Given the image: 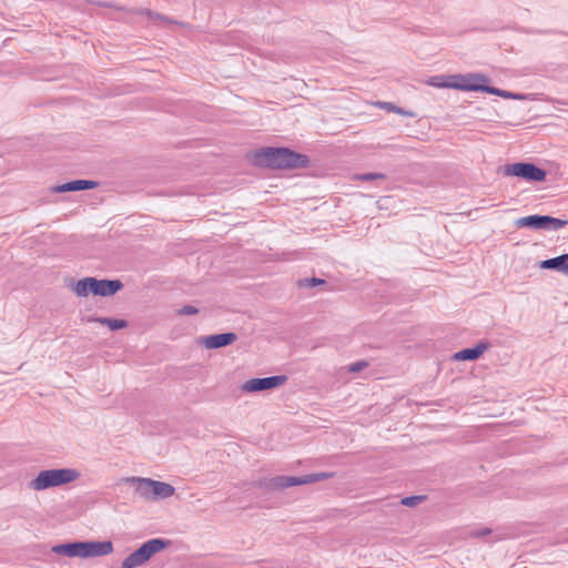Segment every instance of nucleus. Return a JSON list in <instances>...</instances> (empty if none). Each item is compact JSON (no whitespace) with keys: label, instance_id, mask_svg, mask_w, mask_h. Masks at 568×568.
Returning a JSON list of instances; mask_svg holds the SVG:
<instances>
[{"label":"nucleus","instance_id":"nucleus-12","mask_svg":"<svg viewBox=\"0 0 568 568\" xmlns=\"http://www.w3.org/2000/svg\"><path fill=\"white\" fill-rule=\"evenodd\" d=\"M98 186V183L90 180H74L64 184L55 185L51 189L54 193L77 192L84 190H92Z\"/></svg>","mask_w":568,"mask_h":568},{"label":"nucleus","instance_id":"nucleus-8","mask_svg":"<svg viewBox=\"0 0 568 568\" xmlns=\"http://www.w3.org/2000/svg\"><path fill=\"white\" fill-rule=\"evenodd\" d=\"M287 382L286 375H276L263 378H252L242 385V390L246 393H258L271 390L283 386Z\"/></svg>","mask_w":568,"mask_h":568},{"label":"nucleus","instance_id":"nucleus-26","mask_svg":"<svg viewBox=\"0 0 568 568\" xmlns=\"http://www.w3.org/2000/svg\"><path fill=\"white\" fill-rule=\"evenodd\" d=\"M367 366H368V363L366 361H358L348 366V372L358 373V372L365 369Z\"/></svg>","mask_w":568,"mask_h":568},{"label":"nucleus","instance_id":"nucleus-24","mask_svg":"<svg viewBox=\"0 0 568 568\" xmlns=\"http://www.w3.org/2000/svg\"><path fill=\"white\" fill-rule=\"evenodd\" d=\"M425 498H426L425 496L404 497L402 499V505L407 506V507H415L418 504H420L423 500H425Z\"/></svg>","mask_w":568,"mask_h":568},{"label":"nucleus","instance_id":"nucleus-3","mask_svg":"<svg viewBox=\"0 0 568 568\" xmlns=\"http://www.w3.org/2000/svg\"><path fill=\"white\" fill-rule=\"evenodd\" d=\"M81 477V473L75 468H53L41 470L28 486L36 491L59 487L73 481Z\"/></svg>","mask_w":568,"mask_h":568},{"label":"nucleus","instance_id":"nucleus-21","mask_svg":"<svg viewBox=\"0 0 568 568\" xmlns=\"http://www.w3.org/2000/svg\"><path fill=\"white\" fill-rule=\"evenodd\" d=\"M486 92L490 93V94L499 95V97L505 98V99H515V100H523L524 99V95H521V94L513 93V92H509V91H504V90H500V89H497V88H494V87H488V85L486 88Z\"/></svg>","mask_w":568,"mask_h":568},{"label":"nucleus","instance_id":"nucleus-25","mask_svg":"<svg viewBox=\"0 0 568 568\" xmlns=\"http://www.w3.org/2000/svg\"><path fill=\"white\" fill-rule=\"evenodd\" d=\"M298 284H300V286L314 287L316 285L325 284V281L321 280V278L313 277V278L301 280L298 282Z\"/></svg>","mask_w":568,"mask_h":568},{"label":"nucleus","instance_id":"nucleus-29","mask_svg":"<svg viewBox=\"0 0 568 568\" xmlns=\"http://www.w3.org/2000/svg\"><path fill=\"white\" fill-rule=\"evenodd\" d=\"M443 80V77H434L429 80V84L433 85V87H437V88H452V85H438V84H434L433 82L435 83H447L446 81H442Z\"/></svg>","mask_w":568,"mask_h":568},{"label":"nucleus","instance_id":"nucleus-27","mask_svg":"<svg viewBox=\"0 0 568 568\" xmlns=\"http://www.w3.org/2000/svg\"><path fill=\"white\" fill-rule=\"evenodd\" d=\"M199 313V310L193 305H185L182 308L178 310L179 315H195Z\"/></svg>","mask_w":568,"mask_h":568},{"label":"nucleus","instance_id":"nucleus-9","mask_svg":"<svg viewBox=\"0 0 568 568\" xmlns=\"http://www.w3.org/2000/svg\"><path fill=\"white\" fill-rule=\"evenodd\" d=\"M237 341L235 333H222L215 335L203 336L201 344L207 349H215L229 346Z\"/></svg>","mask_w":568,"mask_h":568},{"label":"nucleus","instance_id":"nucleus-14","mask_svg":"<svg viewBox=\"0 0 568 568\" xmlns=\"http://www.w3.org/2000/svg\"><path fill=\"white\" fill-rule=\"evenodd\" d=\"M540 267L545 270H556L568 276V254L541 261Z\"/></svg>","mask_w":568,"mask_h":568},{"label":"nucleus","instance_id":"nucleus-13","mask_svg":"<svg viewBox=\"0 0 568 568\" xmlns=\"http://www.w3.org/2000/svg\"><path fill=\"white\" fill-rule=\"evenodd\" d=\"M268 489H285L292 486L302 485L301 477L276 476L264 483Z\"/></svg>","mask_w":568,"mask_h":568},{"label":"nucleus","instance_id":"nucleus-7","mask_svg":"<svg viewBox=\"0 0 568 568\" xmlns=\"http://www.w3.org/2000/svg\"><path fill=\"white\" fill-rule=\"evenodd\" d=\"M449 79L454 80L453 83H437L438 85H452L453 89L465 91H483L486 92L487 85L484 83L488 79L479 73H470L466 75H452ZM436 84L435 82H433Z\"/></svg>","mask_w":568,"mask_h":568},{"label":"nucleus","instance_id":"nucleus-20","mask_svg":"<svg viewBox=\"0 0 568 568\" xmlns=\"http://www.w3.org/2000/svg\"><path fill=\"white\" fill-rule=\"evenodd\" d=\"M334 476L333 473H316V474H310L305 476H301V483L302 485L306 484H313L316 481L325 480L328 478H332Z\"/></svg>","mask_w":568,"mask_h":568},{"label":"nucleus","instance_id":"nucleus-4","mask_svg":"<svg viewBox=\"0 0 568 568\" xmlns=\"http://www.w3.org/2000/svg\"><path fill=\"white\" fill-rule=\"evenodd\" d=\"M170 541L154 538L142 544L135 551L129 555L121 564V568H136L148 562L155 554L162 551Z\"/></svg>","mask_w":568,"mask_h":568},{"label":"nucleus","instance_id":"nucleus-1","mask_svg":"<svg viewBox=\"0 0 568 568\" xmlns=\"http://www.w3.org/2000/svg\"><path fill=\"white\" fill-rule=\"evenodd\" d=\"M255 163L270 169H300L305 168L308 159L286 148H264L256 152Z\"/></svg>","mask_w":568,"mask_h":568},{"label":"nucleus","instance_id":"nucleus-22","mask_svg":"<svg viewBox=\"0 0 568 568\" xmlns=\"http://www.w3.org/2000/svg\"><path fill=\"white\" fill-rule=\"evenodd\" d=\"M377 105L386 111H389V112H395V113L406 115V116H414L413 112L405 111L404 109L398 108L390 102H378Z\"/></svg>","mask_w":568,"mask_h":568},{"label":"nucleus","instance_id":"nucleus-18","mask_svg":"<svg viewBox=\"0 0 568 568\" xmlns=\"http://www.w3.org/2000/svg\"><path fill=\"white\" fill-rule=\"evenodd\" d=\"M88 322H97L102 325H106L111 331H118L128 327L126 321L109 317H89Z\"/></svg>","mask_w":568,"mask_h":568},{"label":"nucleus","instance_id":"nucleus-11","mask_svg":"<svg viewBox=\"0 0 568 568\" xmlns=\"http://www.w3.org/2000/svg\"><path fill=\"white\" fill-rule=\"evenodd\" d=\"M123 481L134 485L135 493L145 500H153L152 485L153 479L143 478V477H126L122 479Z\"/></svg>","mask_w":568,"mask_h":568},{"label":"nucleus","instance_id":"nucleus-16","mask_svg":"<svg viewBox=\"0 0 568 568\" xmlns=\"http://www.w3.org/2000/svg\"><path fill=\"white\" fill-rule=\"evenodd\" d=\"M152 486L153 500L171 497L175 491L173 486L163 481L153 480Z\"/></svg>","mask_w":568,"mask_h":568},{"label":"nucleus","instance_id":"nucleus-19","mask_svg":"<svg viewBox=\"0 0 568 568\" xmlns=\"http://www.w3.org/2000/svg\"><path fill=\"white\" fill-rule=\"evenodd\" d=\"M134 12L139 13V14H142V16H145L151 23L156 24V26H161L163 23H172L173 22L170 18H168L165 16H162V14H160L158 12L151 11L149 9H140V10H136Z\"/></svg>","mask_w":568,"mask_h":568},{"label":"nucleus","instance_id":"nucleus-15","mask_svg":"<svg viewBox=\"0 0 568 568\" xmlns=\"http://www.w3.org/2000/svg\"><path fill=\"white\" fill-rule=\"evenodd\" d=\"M487 349V344L479 343L473 348H465L454 355L458 361H475Z\"/></svg>","mask_w":568,"mask_h":568},{"label":"nucleus","instance_id":"nucleus-17","mask_svg":"<svg viewBox=\"0 0 568 568\" xmlns=\"http://www.w3.org/2000/svg\"><path fill=\"white\" fill-rule=\"evenodd\" d=\"M93 281L94 277H84L79 280L72 287V291L77 296L85 297L90 293L93 294Z\"/></svg>","mask_w":568,"mask_h":568},{"label":"nucleus","instance_id":"nucleus-23","mask_svg":"<svg viewBox=\"0 0 568 568\" xmlns=\"http://www.w3.org/2000/svg\"><path fill=\"white\" fill-rule=\"evenodd\" d=\"M354 178L359 181H373V180H385L386 175L383 173H363V174H356Z\"/></svg>","mask_w":568,"mask_h":568},{"label":"nucleus","instance_id":"nucleus-2","mask_svg":"<svg viewBox=\"0 0 568 568\" xmlns=\"http://www.w3.org/2000/svg\"><path fill=\"white\" fill-rule=\"evenodd\" d=\"M52 551L70 558H92L111 554L113 545L111 541H74L57 545L52 547Z\"/></svg>","mask_w":568,"mask_h":568},{"label":"nucleus","instance_id":"nucleus-28","mask_svg":"<svg viewBox=\"0 0 568 568\" xmlns=\"http://www.w3.org/2000/svg\"><path fill=\"white\" fill-rule=\"evenodd\" d=\"M490 534V529L489 528H483V529H477V530H473L470 532V536L471 537H475V538H483L487 535Z\"/></svg>","mask_w":568,"mask_h":568},{"label":"nucleus","instance_id":"nucleus-6","mask_svg":"<svg viewBox=\"0 0 568 568\" xmlns=\"http://www.w3.org/2000/svg\"><path fill=\"white\" fill-rule=\"evenodd\" d=\"M568 224V221L548 215H529L515 221L518 229L528 227L532 230H558Z\"/></svg>","mask_w":568,"mask_h":568},{"label":"nucleus","instance_id":"nucleus-5","mask_svg":"<svg viewBox=\"0 0 568 568\" xmlns=\"http://www.w3.org/2000/svg\"><path fill=\"white\" fill-rule=\"evenodd\" d=\"M506 176H517L530 182H541L546 179V171L528 162H517L503 168Z\"/></svg>","mask_w":568,"mask_h":568},{"label":"nucleus","instance_id":"nucleus-10","mask_svg":"<svg viewBox=\"0 0 568 568\" xmlns=\"http://www.w3.org/2000/svg\"><path fill=\"white\" fill-rule=\"evenodd\" d=\"M123 287L119 280H98L93 281V295L112 296Z\"/></svg>","mask_w":568,"mask_h":568}]
</instances>
